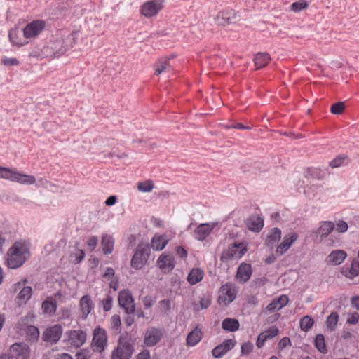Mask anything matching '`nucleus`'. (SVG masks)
I'll return each instance as SVG.
<instances>
[{"instance_id": "obj_20", "label": "nucleus", "mask_w": 359, "mask_h": 359, "mask_svg": "<svg viewBox=\"0 0 359 359\" xmlns=\"http://www.w3.org/2000/svg\"><path fill=\"white\" fill-rule=\"evenodd\" d=\"M252 273V269L251 264L242 262L237 268L236 277L240 283H245L250 279Z\"/></svg>"}, {"instance_id": "obj_4", "label": "nucleus", "mask_w": 359, "mask_h": 359, "mask_svg": "<svg viewBox=\"0 0 359 359\" xmlns=\"http://www.w3.org/2000/svg\"><path fill=\"white\" fill-rule=\"evenodd\" d=\"M135 352V341H128L126 337L121 334L118 340L116 348L111 353V359H130Z\"/></svg>"}, {"instance_id": "obj_29", "label": "nucleus", "mask_w": 359, "mask_h": 359, "mask_svg": "<svg viewBox=\"0 0 359 359\" xmlns=\"http://www.w3.org/2000/svg\"><path fill=\"white\" fill-rule=\"evenodd\" d=\"M204 276V271L201 268L192 269L187 276V281L191 285H196L201 281Z\"/></svg>"}, {"instance_id": "obj_18", "label": "nucleus", "mask_w": 359, "mask_h": 359, "mask_svg": "<svg viewBox=\"0 0 359 359\" xmlns=\"http://www.w3.org/2000/svg\"><path fill=\"white\" fill-rule=\"evenodd\" d=\"M298 234L296 232H292L285 235L283 237V241L277 246L276 253L278 255H283L285 254L292 246V245L297 240Z\"/></svg>"}, {"instance_id": "obj_26", "label": "nucleus", "mask_w": 359, "mask_h": 359, "mask_svg": "<svg viewBox=\"0 0 359 359\" xmlns=\"http://www.w3.org/2000/svg\"><path fill=\"white\" fill-rule=\"evenodd\" d=\"M326 177V172L320 168L307 167L305 169L304 177H311L317 180H323Z\"/></svg>"}, {"instance_id": "obj_15", "label": "nucleus", "mask_w": 359, "mask_h": 359, "mask_svg": "<svg viewBox=\"0 0 359 359\" xmlns=\"http://www.w3.org/2000/svg\"><path fill=\"white\" fill-rule=\"evenodd\" d=\"M163 0H150L146 1L141 7V13L147 18H151L157 15L163 8Z\"/></svg>"}, {"instance_id": "obj_34", "label": "nucleus", "mask_w": 359, "mask_h": 359, "mask_svg": "<svg viewBox=\"0 0 359 359\" xmlns=\"http://www.w3.org/2000/svg\"><path fill=\"white\" fill-rule=\"evenodd\" d=\"M313 344L316 348L323 354H326L328 351L325 336L323 334H317L313 341Z\"/></svg>"}, {"instance_id": "obj_52", "label": "nucleus", "mask_w": 359, "mask_h": 359, "mask_svg": "<svg viewBox=\"0 0 359 359\" xmlns=\"http://www.w3.org/2000/svg\"><path fill=\"white\" fill-rule=\"evenodd\" d=\"M226 353V351L223 350V346L221 344L216 346L212 350V355L215 358H220Z\"/></svg>"}, {"instance_id": "obj_19", "label": "nucleus", "mask_w": 359, "mask_h": 359, "mask_svg": "<svg viewBox=\"0 0 359 359\" xmlns=\"http://www.w3.org/2000/svg\"><path fill=\"white\" fill-rule=\"evenodd\" d=\"M215 223H203L199 224L194 231V238L200 241H203L210 234L215 228Z\"/></svg>"}, {"instance_id": "obj_35", "label": "nucleus", "mask_w": 359, "mask_h": 359, "mask_svg": "<svg viewBox=\"0 0 359 359\" xmlns=\"http://www.w3.org/2000/svg\"><path fill=\"white\" fill-rule=\"evenodd\" d=\"M334 229V224L331 221L323 222L318 228V233L321 238H326Z\"/></svg>"}, {"instance_id": "obj_51", "label": "nucleus", "mask_w": 359, "mask_h": 359, "mask_svg": "<svg viewBox=\"0 0 359 359\" xmlns=\"http://www.w3.org/2000/svg\"><path fill=\"white\" fill-rule=\"evenodd\" d=\"M279 333V329L276 326L273 325L269 327L264 334L265 335V339H271L274 337L277 336Z\"/></svg>"}, {"instance_id": "obj_50", "label": "nucleus", "mask_w": 359, "mask_h": 359, "mask_svg": "<svg viewBox=\"0 0 359 359\" xmlns=\"http://www.w3.org/2000/svg\"><path fill=\"white\" fill-rule=\"evenodd\" d=\"M75 356L76 359H90V351L88 348H82L76 352Z\"/></svg>"}, {"instance_id": "obj_55", "label": "nucleus", "mask_w": 359, "mask_h": 359, "mask_svg": "<svg viewBox=\"0 0 359 359\" xmlns=\"http://www.w3.org/2000/svg\"><path fill=\"white\" fill-rule=\"evenodd\" d=\"M341 273L346 278L349 279H353V278H355L352 269H350V266H348L347 264L341 267Z\"/></svg>"}, {"instance_id": "obj_44", "label": "nucleus", "mask_w": 359, "mask_h": 359, "mask_svg": "<svg viewBox=\"0 0 359 359\" xmlns=\"http://www.w3.org/2000/svg\"><path fill=\"white\" fill-rule=\"evenodd\" d=\"M154 187V182L151 180L140 182L137 184L138 190L143 193L151 192L153 190Z\"/></svg>"}, {"instance_id": "obj_56", "label": "nucleus", "mask_w": 359, "mask_h": 359, "mask_svg": "<svg viewBox=\"0 0 359 359\" xmlns=\"http://www.w3.org/2000/svg\"><path fill=\"white\" fill-rule=\"evenodd\" d=\"M278 304L279 308L282 309L289 302V298L286 294H281L278 297L274 298Z\"/></svg>"}, {"instance_id": "obj_60", "label": "nucleus", "mask_w": 359, "mask_h": 359, "mask_svg": "<svg viewBox=\"0 0 359 359\" xmlns=\"http://www.w3.org/2000/svg\"><path fill=\"white\" fill-rule=\"evenodd\" d=\"M266 282H267V278L266 277H260V278H255L252 280V284L255 287H261L264 286Z\"/></svg>"}, {"instance_id": "obj_53", "label": "nucleus", "mask_w": 359, "mask_h": 359, "mask_svg": "<svg viewBox=\"0 0 359 359\" xmlns=\"http://www.w3.org/2000/svg\"><path fill=\"white\" fill-rule=\"evenodd\" d=\"M103 309L105 312L109 311L112 308L113 304V297L109 294H107V297L102 300Z\"/></svg>"}, {"instance_id": "obj_13", "label": "nucleus", "mask_w": 359, "mask_h": 359, "mask_svg": "<svg viewBox=\"0 0 359 359\" xmlns=\"http://www.w3.org/2000/svg\"><path fill=\"white\" fill-rule=\"evenodd\" d=\"M62 327L60 324H55L47 327L43 332L42 339L45 342H49L51 344H57L62 334Z\"/></svg>"}, {"instance_id": "obj_2", "label": "nucleus", "mask_w": 359, "mask_h": 359, "mask_svg": "<svg viewBox=\"0 0 359 359\" xmlns=\"http://www.w3.org/2000/svg\"><path fill=\"white\" fill-rule=\"evenodd\" d=\"M75 43V34L72 33L65 41H50L46 46H43L42 52L47 57L58 58L67 50L68 48H72Z\"/></svg>"}, {"instance_id": "obj_5", "label": "nucleus", "mask_w": 359, "mask_h": 359, "mask_svg": "<svg viewBox=\"0 0 359 359\" xmlns=\"http://www.w3.org/2000/svg\"><path fill=\"white\" fill-rule=\"evenodd\" d=\"M151 253L149 243L140 242L137 246L130 261V266L135 270L142 269L147 264Z\"/></svg>"}, {"instance_id": "obj_49", "label": "nucleus", "mask_w": 359, "mask_h": 359, "mask_svg": "<svg viewBox=\"0 0 359 359\" xmlns=\"http://www.w3.org/2000/svg\"><path fill=\"white\" fill-rule=\"evenodd\" d=\"M86 255V252L84 250L82 249H76V252L74 255H72L70 257L74 256L75 259L73 262L75 264H80L84 259Z\"/></svg>"}, {"instance_id": "obj_25", "label": "nucleus", "mask_w": 359, "mask_h": 359, "mask_svg": "<svg viewBox=\"0 0 359 359\" xmlns=\"http://www.w3.org/2000/svg\"><path fill=\"white\" fill-rule=\"evenodd\" d=\"M346 252L343 250H333L327 257V262L332 265L337 266L341 264L346 257Z\"/></svg>"}, {"instance_id": "obj_47", "label": "nucleus", "mask_w": 359, "mask_h": 359, "mask_svg": "<svg viewBox=\"0 0 359 359\" xmlns=\"http://www.w3.org/2000/svg\"><path fill=\"white\" fill-rule=\"evenodd\" d=\"M1 65L5 67L18 66L20 64L19 60L15 57H3L1 61Z\"/></svg>"}, {"instance_id": "obj_31", "label": "nucleus", "mask_w": 359, "mask_h": 359, "mask_svg": "<svg viewBox=\"0 0 359 359\" xmlns=\"http://www.w3.org/2000/svg\"><path fill=\"white\" fill-rule=\"evenodd\" d=\"M222 328L225 331L234 332L239 330L240 323L236 318H226L222 323Z\"/></svg>"}, {"instance_id": "obj_11", "label": "nucleus", "mask_w": 359, "mask_h": 359, "mask_svg": "<svg viewBox=\"0 0 359 359\" xmlns=\"http://www.w3.org/2000/svg\"><path fill=\"white\" fill-rule=\"evenodd\" d=\"M9 359H29L30 356V348L28 345L23 342L15 343L11 345L6 353Z\"/></svg>"}, {"instance_id": "obj_12", "label": "nucleus", "mask_w": 359, "mask_h": 359, "mask_svg": "<svg viewBox=\"0 0 359 359\" xmlns=\"http://www.w3.org/2000/svg\"><path fill=\"white\" fill-rule=\"evenodd\" d=\"M237 292L238 289L236 285L231 282H227L219 288L220 295L219 297V301H221L225 304H229L236 299Z\"/></svg>"}, {"instance_id": "obj_21", "label": "nucleus", "mask_w": 359, "mask_h": 359, "mask_svg": "<svg viewBox=\"0 0 359 359\" xmlns=\"http://www.w3.org/2000/svg\"><path fill=\"white\" fill-rule=\"evenodd\" d=\"M22 34V29H20L19 27L17 26L9 30L8 38L13 46L21 47L28 43V41H26V39H22L20 37Z\"/></svg>"}, {"instance_id": "obj_14", "label": "nucleus", "mask_w": 359, "mask_h": 359, "mask_svg": "<svg viewBox=\"0 0 359 359\" xmlns=\"http://www.w3.org/2000/svg\"><path fill=\"white\" fill-rule=\"evenodd\" d=\"M163 332L159 327H150L144 332V344L147 347L156 346L163 338Z\"/></svg>"}, {"instance_id": "obj_36", "label": "nucleus", "mask_w": 359, "mask_h": 359, "mask_svg": "<svg viewBox=\"0 0 359 359\" xmlns=\"http://www.w3.org/2000/svg\"><path fill=\"white\" fill-rule=\"evenodd\" d=\"M32 294V288L30 286H25L18 293L17 299L20 304H27Z\"/></svg>"}, {"instance_id": "obj_10", "label": "nucleus", "mask_w": 359, "mask_h": 359, "mask_svg": "<svg viewBox=\"0 0 359 359\" xmlns=\"http://www.w3.org/2000/svg\"><path fill=\"white\" fill-rule=\"evenodd\" d=\"M118 305L124 309L126 314H134L135 311V306L134 299L131 292L129 290H122L118 295Z\"/></svg>"}, {"instance_id": "obj_48", "label": "nucleus", "mask_w": 359, "mask_h": 359, "mask_svg": "<svg viewBox=\"0 0 359 359\" xmlns=\"http://www.w3.org/2000/svg\"><path fill=\"white\" fill-rule=\"evenodd\" d=\"M253 344L250 341H247L242 344L241 347V355H249L253 350Z\"/></svg>"}, {"instance_id": "obj_54", "label": "nucleus", "mask_w": 359, "mask_h": 359, "mask_svg": "<svg viewBox=\"0 0 359 359\" xmlns=\"http://www.w3.org/2000/svg\"><path fill=\"white\" fill-rule=\"evenodd\" d=\"M222 346H223V350L226 351V353L233 349L236 344V341L234 339H226L222 344H220Z\"/></svg>"}, {"instance_id": "obj_3", "label": "nucleus", "mask_w": 359, "mask_h": 359, "mask_svg": "<svg viewBox=\"0 0 359 359\" xmlns=\"http://www.w3.org/2000/svg\"><path fill=\"white\" fill-rule=\"evenodd\" d=\"M0 178L21 184L31 185L36 182L34 175H29L16 170L0 165Z\"/></svg>"}, {"instance_id": "obj_17", "label": "nucleus", "mask_w": 359, "mask_h": 359, "mask_svg": "<svg viewBox=\"0 0 359 359\" xmlns=\"http://www.w3.org/2000/svg\"><path fill=\"white\" fill-rule=\"evenodd\" d=\"M216 20L219 25L225 27L238 20V13L233 9L219 12Z\"/></svg>"}, {"instance_id": "obj_22", "label": "nucleus", "mask_w": 359, "mask_h": 359, "mask_svg": "<svg viewBox=\"0 0 359 359\" xmlns=\"http://www.w3.org/2000/svg\"><path fill=\"white\" fill-rule=\"evenodd\" d=\"M281 235L282 232L280 228H272L267 234L266 238L264 241V245L273 249L276 245V243L280 241Z\"/></svg>"}, {"instance_id": "obj_43", "label": "nucleus", "mask_w": 359, "mask_h": 359, "mask_svg": "<svg viewBox=\"0 0 359 359\" xmlns=\"http://www.w3.org/2000/svg\"><path fill=\"white\" fill-rule=\"evenodd\" d=\"M309 6V4L306 0H299L292 3L290 6V8L294 13H300L306 9Z\"/></svg>"}, {"instance_id": "obj_59", "label": "nucleus", "mask_w": 359, "mask_h": 359, "mask_svg": "<svg viewBox=\"0 0 359 359\" xmlns=\"http://www.w3.org/2000/svg\"><path fill=\"white\" fill-rule=\"evenodd\" d=\"M348 229V225L346 222L343 220H339V222L337 223L336 230L337 232L345 233L346 231H347Z\"/></svg>"}, {"instance_id": "obj_40", "label": "nucleus", "mask_w": 359, "mask_h": 359, "mask_svg": "<svg viewBox=\"0 0 359 359\" xmlns=\"http://www.w3.org/2000/svg\"><path fill=\"white\" fill-rule=\"evenodd\" d=\"M314 325L313 318L309 315L303 316L299 320L300 329L304 332L309 331Z\"/></svg>"}, {"instance_id": "obj_8", "label": "nucleus", "mask_w": 359, "mask_h": 359, "mask_svg": "<svg viewBox=\"0 0 359 359\" xmlns=\"http://www.w3.org/2000/svg\"><path fill=\"white\" fill-rule=\"evenodd\" d=\"M46 22L43 20H34L22 29L25 39H31L37 37L45 29Z\"/></svg>"}, {"instance_id": "obj_32", "label": "nucleus", "mask_w": 359, "mask_h": 359, "mask_svg": "<svg viewBox=\"0 0 359 359\" xmlns=\"http://www.w3.org/2000/svg\"><path fill=\"white\" fill-rule=\"evenodd\" d=\"M41 308L45 313H55L57 310V301L49 296L42 302Z\"/></svg>"}, {"instance_id": "obj_23", "label": "nucleus", "mask_w": 359, "mask_h": 359, "mask_svg": "<svg viewBox=\"0 0 359 359\" xmlns=\"http://www.w3.org/2000/svg\"><path fill=\"white\" fill-rule=\"evenodd\" d=\"M81 318L86 320L93 309V303L89 294L83 295L79 301Z\"/></svg>"}, {"instance_id": "obj_6", "label": "nucleus", "mask_w": 359, "mask_h": 359, "mask_svg": "<svg viewBox=\"0 0 359 359\" xmlns=\"http://www.w3.org/2000/svg\"><path fill=\"white\" fill-rule=\"evenodd\" d=\"M248 251V245L245 242H234L227 249L222 252L220 261L229 262L233 259H241Z\"/></svg>"}, {"instance_id": "obj_30", "label": "nucleus", "mask_w": 359, "mask_h": 359, "mask_svg": "<svg viewBox=\"0 0 359 359\" xmlns=\"http://www.w3.org/2000/svg\"><path fill=\"white\" fill-rule=\"evenodd\" d=\"M168 243V240L166 238L165 235H154V236L151 238V248H152L155 250H163Z\"/></svg>"}, {"instance_id": "obj_61", "label": "nucleus", "mask_w": 359, "mask_h": 359, "mask_svg": "<svg viewBox=\"0 0 359 359\" xmlns=\"http://www.w3.org/2000/svg\"><path fill=\"white\" fill-rule=\"evenodd\" d=\"M266 311L269 312H274L275 311H279L281 309L279 308L278 304L276 301L275 299H273L266 306Z\"/></svg>"}, {"instance_id": "obj_27", "label": "nucleus", "mask_w": 359, "mask_h": 359, "mask_svg": "<svg viewBox=\"0 0 359 359\" xmlns=\"http://www.w3.org/2000/svg\"><path fill=\"white\" fill-rule=\"evenodd\" d=\"M101 245L104 255L111 254L114 248V239L113 236L106 233L103 234L101 239Z\"/></svg>"}, {"instance_id": "obj_16", "label": "nucleus", "mask_w": 359, "mask_h": 359, "mask_svg": "<svg viewBox=\"0 0 359 359\" xmlns=\"http://www.w3.org/2000/svg\"><path fill=\"white\" fill-rule=\"evenodd\" d=\"M157 265L163 273L171 272L176 265L173 255L162 253L158 258Z\"/></svg>"}, {"instance_id": "obj_41", "label": "nucleus", "mask_w": 359, "mask_h": 359, "mask_svg": "<svg viewBox=\"0 0 359 359\" xmlns=\"http://www.w3.org/2000/svg\"><path fill=\"white\" fill-rule=\"evenodd\" d=\"M169 60V58H161L156 61L154 74L158 76L164 72L170 66Z\"/></svg>"}, {"instance_id": "obj_63", "label": "nucleus", "mask_w": 359, "mask_h": 359, "mask_svg": "<svg viewBox=\"0 0 359 359\" xmlns=\"http://www.w3.org/2000/svg\"><path fill=\"white\" fill-rule=\"evenodd\" d=\"M210 305H211V299L208 295L201 298L200 306L202 309H206Z\"/></svg>"}, {"instance_id": "obj_39", "label": "nucleus", "mask_w": 359, "mask_h": 359, "mask_svg": "<svg viewBox=\"0 0 359 359\" xmlns=\"http://www.w3.org/2000/svg\"><path fill=\"white\" fill-rule=\"evenodd\" d=\"M349 162L348 156L346 154L339 155L333 158L330 163L329 165L332 168H337L343 165H347Z\"/></svg>"}, {"instance_id": "obj_28", "label": "nucleus", "mask_w": 359, "mask_h": 359, "mask_svg": "<svg viewBox=\"0 0 359 359\" xmlns=\"http://www.w3.org/2000/svg\"><path fill=\"white\" fill-rule=\"evenodd\" d=\"M254 64L256 69L265 67L271 61V56L268 53H258L254 56Z\"/></svg>"}, {"instance_id": "obj_62", "label": "nucleus", "mask_w": 359, "mask_h": 359, "mask_svg": "<svg viewBox=\"0 0 359 359\" xmlns=\"http://www.w3.org/2000/svg\"><path fill=\"white\" fill-rule=\"evenodd\" d=\"M350 269H352V271L353 273V275L355 277L359 276V260L357 259H353L352 260Z\"/></svg>"}, {"instance_id": "obj_42", "label": "nucleus", "mask_w": 359, "mask_h": 359, "mask_svg": "<svg viewBox=\"0 0 359 359\" xmlns=\"http://www.w3.org/2000/svg\"><path fill=\"white\" fill-rule=\"evenodd\" d=\"M248 229L253 232H259L264 226V219L260 217H257L255 219L249 222L248 224Z\"/></svg>"}, {"instance_id": "obj_46", "label": "nucleus", "mask_w": 359, "mask_h": 359, "mask_svg": "<svg viewBox=\"0 0 359 359\" xmlns=\"http://www.w3.org/2000/svg\"><path fill=\"white\" fill-rule=\"evenodd\" d=\"M111 328L118 332L121 331V320L118 315H114L111 318Z\"/></svg>"}, {"instance_id": "obj_38", "label": "nucleus", "mask_w": 359, "mask_h": 359, "mask_svg": "<svg viewBox=\"0 0 359 359\" xmlns=\"http://www.w3.org/2000/svg\"><path fill=\"white\" fill-rule=\"evenodd\" d=\"M339 321V314L336 311H332L326 318V326L330 331H334L336 329Z\"/></svg>"}, {"instance_id": "obj_7", "label": "nucleus", "mask_w": 359, "mask_h": 359, "mask_svg": "<svg viewBox=\"0 0 359 359\" xmlns=\"http://www.w3.org/2000/svg\"><path fill=\"white\" fill-rule=\"evenodd\" d=\"M91 348L94 352L102 353L107 345V334L104 328L98 326L93 330Z\"/></svg>"}, {"instance_id": "obj_64", "label": "nucleus", "mask_w": 359, "mask_h": 359, "mask_svg": "<svg viewBox=\"0 0 359 359\" xmlns=\"http://www.w3.org/2000/svg\"><path fill=\"white\" fill-rule=\"evenodd\" d=\"M359 321V314L356 312H354L350 315L348 318L346 323L350 325H355Z\"/></svg>"}, {"instance_id": "obj_24", "label": "nucleus", "mask_w": 359, "mask_h": 359, "mask_svg": "<svg viewBox=\"0 0 359 359\" xmlns=\"http://www.w3.org/2000/svg\"><path fill=\"white\" fill-rule=\"evenodd\" d=\"M203 332L201 329L196 327L190 332L188 333L186 339V344L187 346H195L197 345L203 338Z\"/></svg>"}, {"instance_id": "obj_9", "label": "nucleus", "mask_w": 359, "mask_h": 359, "mask_svg": "<svg viewBox=\"0 0 359 359\" xmlns=\"http://www.w3.org/2000/svg\"><path fill=\"white\" fill-rule=\"evenodd\" d=\"M67 339H64L63 342L70 344L76 348L82 346L87 340V334L82 330H70L65 332Z\"/></svg>"}, {"instance_id": "obj_45", "label": "nucleus", "mask_w": 359, "mask_h": 359, "mask_svg": "<svg viewBox=\"0 0 359 359\" xmlns=\"http://www.w3.org/2000/svg\"><path fill=\"white\" fill-rule=\"evenodd\" d=\"M345 109V103L344 102H334L331 105L330 111L333 114L339 115L342 114Z\"/></svg>"}, {"instance_id": "obj_57", "label": "nucleus", "mask_w": 359, "mask_h": 359, "mask_svg": "<svg viewBox=\"0 0 359 359\" xmlns=\"http://www.w3.org/2000/svg\"><path fill=\"white\" fill-rule=\"evenodd\" d=\"M292 345L291 340L289 337H285L282 338L278 344V348L280 350L286 348L287 346H290Z\"/></svg>"}, {"instance_id": "obj_58", "label": "nucleus", "mask_w": 359, "mask_h": 359, "mask_svg": "<svg viewBox=\"0 0 359 359\" xmlns=\"http://www.w3.org/2000/svg\"><path fill=\"white\" fill-rule=\"evenodd\" d=\"M98 243V237L96 236H92L88 241V246L90 251H93L97 247Z\"/></svg>"}, {"instance_id": "obj_37", "label": "nucleus", "mask_w": 359, "mask_h": 359, "mask_svg": "<svg viewBox=\"0 0 359 359\" xmlns=\"http://www.w3.org/2000/svg\"><path fill=\"white\" fill-rule=\"evenodd\" d=\"M26 332L27 338L28 341L32 342H36L39 337V330L34 325H29L25 327L24 330Z\"/></svg>"}, {"instance_id": "obj_33", "label": "nucleus", "mask_w": 359, "mask_h": 359, "mask_svg": "<svg viewBox=\"0 0 359 359\" xmlns=\"http://www.w3.org/2000/svg\"><path fill=\"white\" fill-rule=\"evenodd\" d=\"M35 318V314L32 311H29L27 313L25 316L20 318L16 326L19 330H24L25 327L30 325L29 323L34 322Z\"/></svg>"}, {"instance_id": "obj_1", "label": "nucleus", "mask_w": 359, "mask_h": 359, "mask_svg": "<svg viewBox=\"0 0 359 359\" xmlns=\"http://www.w3.org/2000/svg\"><path fill=\"white\" fill-rule=\"evenodd\" d=\"M8 258L6 260L8 268L15 269L27 261L30 256L29 248L25 241H16L8 251Z\"/></svg>"}]
</instances>
